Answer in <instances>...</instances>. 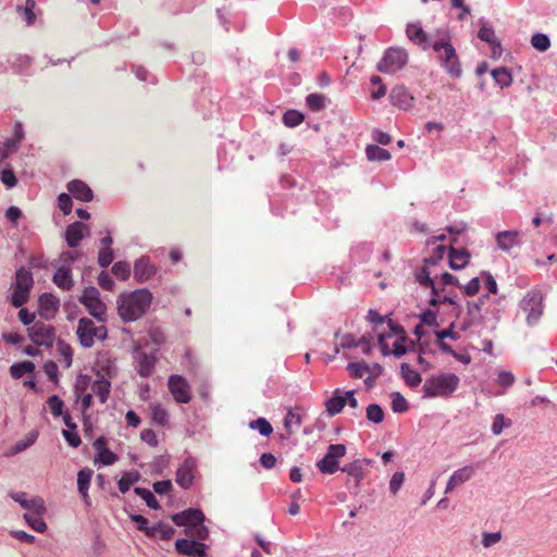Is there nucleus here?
I'll list each match as a JSON object with an SVG mask.
<instances>
[{"mask_svg":"<svg viewBox=\"0 0 557 557\" xmlns=\"http://www.w3.org/2000/svg\"><path fill=\"white\" fill-rule=\"evenodd\" d=\"M76 335L81 345L89 348L97 341H104L107 338V322H97V320L83 317L78 320Z\"/></svg>","mask_w":557,"mask_h":557,"instance_id":"7","label":"nucleus"},{"mask_svg":"<svg viewBox=\"0 0 557 557\" xmlns=\"http://www.w3.org/2000/svg\"><path fill=\"white\" fill-rule=\"evenodd\" d=\"M112 273L121 281H126L131 275V265L125 261H117L112 267Z\"/></svg>","mask_w":557,"mask_h":557,"instance_id":"52","label":"nucleus"},{"mask_svg":"<svg viewBox=\"0 0 557 557\" xmlns=\"http://www.w3.org/2000/svg\"><path fill=\"white\" fill-rule=\"evenodd\" d=\"M131 520L136 523V527L139 531H141L146 536L152 534L151 527L149 525V521L146 517L141 515H131Z\"/></svg>","mask_w":557,"mask_h":557,"instance_id":"62","label":"nucleus"},{"mask_svg":"<svg viewBox=\"0 0 557 557\" xmlns=\"http://www.w3.org/2000/svg\"><path fill=\"white\" fill-rule=\"evenodd\" d=\"M47 405L53 418H60V416L66 410L64 400L58 395L49 396Z\"/></svg>","mask_w":557,"mask_h":557,"instance_id":"42","label":"nucleus"},{"mask_svg":"<svg viewBox=\"0 0 557 557\" xmlns=\"http://www.w3.org/2000/svg\"><path fill=\"white\" fill-rule=\"evenodd\" d=\"M35 368V363L28 360L16 362L10 367V374L13 379L18 380L25 374L33 373Z\"/></svg>","mask_w":557,"mask_h":557,"instance_id":"40","label":"nucleus"},{"mask_svg":"<svg viewBox=\"0 0 557 557\" xmlns=\"http://www.w3.org/2000/svg\"><path fill=\"white\" fill-rule=\"evenodd\" d=\"M408 62V54L404 49L389 48L377 63V70L382 73L392 74L401 70Z\"/></svg>","mask_w":557,"mask_h":557,"instance_id":"12","label":"nucleus"},{"mask_svg":"<svg viewBox=\"0 0 557 557\" xmlns=\"http://www.w3.org/2000/svg\"><path fill=\"white\" fill-rule=\"evenodd\" d=\"M57 350L61 357V362L65 368H70L73 361V349L64 341H59L57 344Z\"/></svg>","mask_w":557,"mask_h":557,"instance_id":"44","label":"nucleus"},{"mask_svg":"<svg viewBox=\"0 0 557 557\" xmlns=\"http://www.w3.org/2000/svg\"><path fill=\"white\" fill-rule=\"evenodd\" d=\"M306 104L312 111H321L325 108V97L320 94H310L306 98Z\"/></svg>","mask_w":557,"mask_h":557,"instance_id":"54","label":"nucleus"},{"mask_svg":"<svg viewBox=\"0 0 557 557\" xmlns=\"http://www.w3.org/2000/svg\"><path fill=\"white\" fill-rule=\"evenodd\" d=\"M44 371L50 382H52L54 385L59 384L60 373H59L58 364L54 361H52V360L47 361L44 364Z\"/></svg>","mask_w":557,"mask_h":557,"instance_id":"59","label":"nucleus"},{"mask_svg":"<svg viewBox=\"0 0 557 557\" xmlns=\"http://www.w3.org/2000/svg\"><path fill=\"white\" fill-rule=\"evenodd\" d=\"M87 235H89V227L82 222H74L67 225L65 230V240L72 248L77 247Z\"/></svg>","mask_w":557,"mask_h":557,"instance_id":"24","label":"nucleus"},{"mask_svg":"<svg viewBox=\"0 0 557 557\" xmlns=\"http://www.w3.org/2000/svg\"><path fill=\"white\" fill-rule=\"evenodd\" d=\"M379 344L384 356L392 354L396 357L405 355L413 346L404 327L394 323L392 319L387 321V330L379 333Z\"/></svg>","mask_w":557,"mask_h":557,"instance_id":"4","label":"nucleus"},{"mask_svg":"<svg viewBox=\"0 0 557 557\" xmlns=\"http://www.w3.org/2000/svg\"><path fill=\"white\" fill-rule=\"evenodd\" d=\"M496 242L502 250H509L517 247L521 243V234L519 231H504L496 235Z\"/></svg>","mask_w":557,"mask_h":557,"instance_id":"31","label":"nucleus"},{"mask_svg":"<svg viewBox=\"0 0 557 557\" xmlns=\"http://www.w3.org/2000/svg\"><path fill=\"white\" fill-rule=\"evenodd\" d=\"M78 300L97 322H107L108 307L96 287L84 288Z\"/></svg>","mask_w":557,"mask_h":557,"instance_id":"9","label":"nucleus"},{"mask_svg":"<svg viewBox=\"0 0 557 557\" xmlns=\"http://www.w3.org/2000/svg\"><path fill=\"white\" fill-rule=\"evenodd\" d=\"M459 288L465 296L473 297L478 295L481 288V276L471 278L465 285H459Z\"/></svg>","mask_w":557,"mask_h":557,"instance_id":"51","label":"nucleus"},{"mask_svg":"<svg viewBox=\"0 0 557 557\" xmlns=\"http://www.w3.org/2000/svg\"><path fill=\"white\" fill-rule=\"evenodd\" d=\"M456 329L460 330V322L450 321L448 329L435 331L436 342L440 348L448 354H453V348L447 339L457 341L460 337Z\"/></svg>","mask_w":557,"mask_h":557,"instance_id":"21","label":"nucleus"},{"mask_svg":"<svg viewBox=\"0 0 557 557\" xmlns=\"http://www.w3.org/2000/svg\"><path fill=\"white\" fill-rule=\"evenodd\" d=\"M53 283L63 290H70L73 287L71 269L69 267H60L53 275Z\"/></svg>","mask_w":557,"mask_h":557,"instance_id":"37","label":"nucleus"},{"mask_svg":"<svg viewBox=\"0 0 557 557\" xmlns=\"http://www.w3.org/2000/svg\"><path fill=\"white\" fill-rule=\"evenodd\" d=\"M492 76L500 87L509 86L512 82L510 72L505 67L493 70Z\"/></svg>","mask_w":557,"mask_h":557,"instance_id":"48","label":"nucleus"},{"mask_svg":"<svg viewBox=\"0 0 557 557\" xmlns=\"http://www.w3.org/2000/svg\"><path fill=\"white\" fill-rule=\"evenodd\" d=\"M62 435L70 447L78 448L82 445V438L78 433V425L76 422L65 426L62 430Z\"/></svg>","mask_w":557,"mask_h":557,"instance_id":"38","label":"nucleus"},{"mask_svg":"<svg viewBox=\"0 0 557 557\" xmlns=\"http://www.w3.org/2000/svg\"><path fill=\"white\" fill-rule=\"evenodd\" d=\"M33 286L34 278L32 272L24 267L17 269L14 281L11 285V305L15 308H20L25 305L29 299Z\"/></svg>","mask_w":557,"mask_h":557,"instance_id":"8","label":"nucleus"},{"mask_svg":"<svg viewBox=\"0 0 557 557\" xmlns=\"http://www.w3.org/2000/svg\"><path fill=\"white\" fill-rule=\"evenodd\" d=\"M24 518L33 530L37 532H45L47 530V524L42 520L41 516L36 513H25Z\"/></svg>","mask_w":557,"mask_h":557,"instance_id":"56","label":"nucleus"},{"mask_svg":"<svg viewBox=\"0 0 557 557\" xmlns=\"http://www.w3.org/2000/svg\"><path fill=\"white\" fill-rule=\"evenodd\" d=\"M346 404L347 398H345V392L336 388L332 396L325 400L324 406L327 414L333 417L342 412Z\"/></svg>","mask_w":557,"mask_h":557,"instance_id":"29","label":"nucleus"},{"mask_svg":"<svg viewBox=\"0 0 557 557\" xmlns=\"http://www.w3.org/2000/svg\"><path fill=\"white\" fill-rule=\"evenodd\" d=\"M342 470L347 473V486L352 485L354 487H358L364 478L363 468L357 462L350 463Z\"/></svg>","mask_w":557,"mask_h":557,"instance_id":"36","label":"nucleus"},{"mask_svg":"<svg viewBox=\"0 0 557 557\" xmlns=\"http://www.w3.org/2000/svg\"><path fill=\"white\" fill-rule=\"evenodd\" d=\"M474 470L471 466H466L456 470L449 478L446 486V491H453L462 483L467 482L472 478Z\"/></svg>","mask_w":557,"mask_h":557,"instance_id":"34","label":"nucleus"},{"mask_svg":"<svg viewBox=\"0 0 557 557\" xmlns=\"http://www.w3.org/2000/svg\"><path fill=\"white\" fill-rule=\"evenodd\" d=\"M66 189L76 200L89 202L94 199L91 188L81 180H72L66 184Z\"/></svg>","mask_w":557,"mask_h":557,"instance_id":"26","label":"nucleus"},{"mask_svg":"<svg viewBox=\"0 0 557 557\" xmlns=\"http://www.w3.org/2000/svg\"><path fill=\"white\" fill-rule=\"evenodd\" d=\"M172 521L178 527L188 529L197 522L205 521V515L199 509H186L172 516Z\"/></svg>","mask_w":557,"mask_h":557,"instance_id":"23","label":"nucleus"},{"mask_svg":"<svg viewBox=\"0 0 557 557\" xmlns=\"http://www.w3.org/2000/svg\"><path fill=\"white\" fill-rule=\"evenodd\" d=\"M139 480V474L136 471L125 472L117 482L121 493L125 494L129 491L131 486Z\"/></svg>","mask_w":557,"mask_h":557,"instance_id":"46","label":"nucleus"},{"mask_svg":"<svg viewBox=\"0 0 557 557\" xmlns=\"http://www.w3.org/2000/svg\"><path fill=\"white\" fill-rule=\"evenodd\" d=\"M197 473V462L194 458H186L176 471V483L182 488H189Z\"/></svg>","mask_w":557,"mask_h":557,"instance_id":"17","label":"nucleus"},{"mask_svg":"<svg viewBox=\"0 0 557 557\" xmlns=\"http://www.w3.org/2000/svg\"><path fill=\"white\" fill-rule=\"evenodd\" d=\"M135 492H136L137 495H139L146 502V504L150 508L158 509L160 507V505H159L158 500L156 499L154 495L149 490L136 487Z\"/></svg>","mask_w":557,"mask_h":557,"instance_id":"63","label":"nucleus"},{"mask_svg":"<svg viewBox=\"0 0 557 557\" xmlns=\"http://www.w3.org/2000/svg\"><path fill=\"white\" fill-rule=\"evenodd\" d=\"M447 260L451 270H462L469 265L471 253L463 247L456 248L450 244L448 247Z\"/></svg>","mask_w":557,"mask_h":557,"instance_id":"20","label":"nucleus"},{"mask_svg":"<svg viewBox=\"0 0 557 557\" xmlns=\"http://www.w3.org/2000/svg\"><path fill=\"white\" fill-rule=\"evenodd\" d=\"M151 424L162 428H171V414L168 408L160 401L150 403L148 406Z\"/></svg>","mask_w":557,"mask_h":557,"instance_id":"18","label":"nucleus"},{"mask_svg":"<svg viewBox=\"0 0 557 557\" xmlns=\"http://www.w3.org/2000/svg\"><path fill=\"white\" fill-rule=\"evenodd\" d=\"M432 48L446 72L453 77H460L462 74L461 64L447 30H436V38Z\"/></svg>","mask_w":557,"mask_h":557,"instance_id":"5","label":"nucleus"},{"mask_svg":"<svg viewBox=\"0 0 557 557\" xmlns=\"http://www.w3.org/2000/svg\"><path fill=\"white\" fill-rule=\"evenodd\" d=\"M116 302L120 318L124 322H132L143 317L150 308L152 294L146 288L122 293Z\"/></svg>","mask_w":557,"mask_h":557,"instance_id":"3","label":"nucleus"},{"mask_svg":"<svg viewBox=\"0 0 557 557\" xmlns=\"http://www.w3.org/2000/svg\"><path fill=\"white\" fill-rule=\"evenodd\" d=\"M432 280L434 281L435 284L437 282V284L442 286L451 285L459 287L460 285L459 280L448 272H443L441 275H437L436 271L434 270V274H432Z\"/></svg>","mask_w":557,"mask_h":557,"instance_id":"49","label":"nucleus"},{"mask_svg":"<svg viewBox=\"0 0 557 557\" xmlns=\"http://www.w3.org/2000/svg\"><path fill=\"white\" fill-rule=\"evenodd\" d=\"M92 474L94 471L89 468H84L79 470L77 473V488L86 504H89L88 490L90 486Z\"/></svg>","mask_w":557,"mask_h":557,"instance_id":"35","label":"nucleus"},{"mask_svg":"<svg viewBox=\"0 0 557 557\" xmlns=\"http://www.w3.org/2000/svg\"><path fill=\"white\" fill-rule=\"evenodd\" d=\"M26 333L33 344L46 349H50L53 346L57 337L54 326L40 320L28 326Z\"/></svg>","mask_w":557,"mask_h":557,"instance_id":"11","label":"nucleus"},{"mask_svg":"<svg viewBox=\"0 0 557 557\" xmlns=\"http://www.w3.org/2000/svg\"><path fill=\"white\" fill-rule=\"evenodd\" d=\"M156 274V268L148 259L141 258L135 262L134 277L137 282L143 283L151 278Z\"/></svg>","mask_w":557,"mask_h":557,"instance_id":"30","label":"nucleus"},{"mask_svg":"<svg viewBox=\"0 0 557 557\" xmlns=\"http://www.w3.org/2000/svg\"><path fill=\"white\" fill-rule=\"evenodd\" d=\"M407 37L416 45L420 46L423 50L432 48L436 33L428 35L419 24L410 23L406 28Z\"/></svg>","mask_w":557,"mask_h":557,"instance_id":"19","label":"nucleus"},{"mask_svg":"<svg viewBox=\"0 0 557 557\" xmlns=\"http://www.w3.org/2000/svg\"><path fill=\"white\" fill-rule=\"evenodd\" d=\"M176 550L186 556L206 557V545L201 542L180 539L175 543Z\"/></svg>","mask_w":557,"mask_h":557,"instance_id":"22","label":"nucleus"},{"mask_svg":"<svg viewBox=\"0 0 557 557\" xmlns=\"http://www.w3.org/2000/svg\"><path fill=\"white\" fill-rule=\"evenodd\" d=\"M21 505L30 510V513H36L38 516H42L46 511V507L44 500L41 498H34L30 500H20Z\"/></svg>","mask_w":557,"mask_h":557,"instance_id":"50","label":"nucleus"},{"mask_svg":"<svg viewBox=\"0 0 557 557\" xmlns=\"http://www.w3.org/2000/svg\"><path fill=\"white\" fill-rule=\"evenodd\" d=\"M478 36L481 40L493 46L494 53H496V49L500 50V45L496 42V35L492 28L486 26L481 27Z\"/></svg>","mask_w":557,"mask_h":557,"instance_id":"47","label":"nucleus"},{"mask_svg":"<svg viewBox=\"0 0 557 557\" xmlns=\"http://www.w3.org/2000/svg\"><path fill=\"white\" fill-rule=\"evenodd\" d=\"M95 449L94 462L100 466H112L119 460V456L108 447V440L99 436L92 443Z\"/></svg>","mask_w":557,"mask_h":557,"instance_id":"15","label":"nucleus"},{"mask_svg":"<svg viewBox=\"0 0 557 557\" xmlns=\"http://www.w3.org/2000/svg\"><path fill=\"white\" fill-rule=\"evenodd\" d=\"M389 98L392 103L401 110H409L413 107L414 99L404 86H395Z\"/></svg>","mask_w":557,"mask_h":557,"instance_id":"28","label":"nucleus"},{"mask_svg":"<svg viewBox=\"0 0 557 557\" xmlns=\"http://www.w3.org/2000/svg\"><path fill=\"white\" fill-rule=\"evenodd\" d=\"M185 535L199 541H205L209 536V530L203 522H197L188 529H185Z\"/></svg>","mask_w":557,"mask_h":557,"instance_id":"43","label":"nucleus"},{"mask_svg":"<svg viewBox=\"0 0 557 557\" xmlns=\"http://www.w3.org/2000/svg\"><path fill=\"white\" fill-rule=\"evenodd\" d=\"M347 371L352 379H361L367 373H370L371 369L367 362L359 361L348 363Z\"/></svg>","mask_w":557,"mask_h":557,"instance_id":"45","label":"nucleus"},{"mask_svg":"<svg viewBox=\"0 0 557 557\" xmlns=\"http://www.w3.org/2000/svg\"><path fill=\"white\" fill-rule=\"evenodd\" d=\"M531 45L534 49L544 52L550 47V39L547 35L537 33L532 36Z\"/></svg>","mask_w":557,"mask_h":557,"instance_id":"53","label":"nucleus"},{"mask_svg":"<svg viewBox=\"0 0 557 557\" xmlns=\"http://www.w3.org/2000/svg\"><path fill=\"white\" fill-rule=\"evenodd\" d=\"M158 357L156 354L139 351L136 356V369L141 377H149L156 368Z\"/></svg>","mask_w":557,"mask_h":557,"instance_id":"25","label":"nucleus"},{"mask_svg":"<svg viewBox=\"0 0 557 557\" xmlns=\"http://www.w3.org/2000/svg\"><path fill=\"white\" fill-rule=\"evenodd\" d=\"M448 247L445 245H437L432 255L429 258L424 259L423 265L416 271V280L420 283V285L424 287H429L432 290V298L430 299V305L433 307H437V312H446L451 317L458 318L459 315V305L453 300L451 298L444 297L441 298V292L435 286L434 281L432 280V274H434V268L437 267L441 261L447 257Z\"/></svg>","mask_w":557,"mask_h":557,"instance_id":"1","label":"nucleus"},{"mask_svg":"<svg viewBox=\"0 0 557 557\" xmlns=\"http://www.w3.org/2000/svg\"><path fill=\"white\" fill-rule=\"evenodd\" d=\"M305 409L301 406H295L294 408L288 409L284 418V428L287 435H290L295 428H299L301 425Z\"/></svg>","mask_w":557,"mask_h":557,"instance_id":"32","label":"nucleus"},{"mask_svg":"<svg viewBox=\"0 0 557 557\" xmlns=\"http://www.w3.org/2000/svg\"><path fill=\"white\" fill-rule=\"evenodd\" d=\"M58 208L64 215H69L72 212L73 201L69 194L62 193L58 196Z\"/></svg>","mask_w":557,"mask_h":557,"instance_id":"64","label":"nucleus"},{"mask_svg":"<svg viewBox=\"0 0 557 557\" xmlns=\"http://www.w3.org/2000/svg\"><path fill=\"white\" fill-rule=\"evenodd\" d=\"M346 454V446L343 444H332L327 448L325 456L318 461L317 467L322 473H335L338 470V461Z\"/></svg>","mask_w":557,"mask_h":557,"instance_id":"14","label":"nucleus"},{"mask_svg":"<svg viewBox=\"0 0 557 557\" xmlns=\"http://www.w3.org/2000/svg\"><path fill=\"white\" fill-rule=\"evenodd\" d=\"M60 300L52 294L45 293L38 300V312L41 317L53 318L59 311Z\"/></svg>","mask_w":557,"mask_h":557,"instance_id":"27","label":"nucleus"},{"mask_svg":"<svg viewBox=\"0 0 557 557\" xmlns=\"http://www.w3.org/2000/svg\"><path fill=\"white\" fill-rule=\"evenodd\" d=\"M367 418L373 423H381L384 420V411L376 404L369 405L367 407Z\"/></svg>","mask_w":557,"mask_h":557,"instance_id":"61","label":"nucleus"},{"mask_svg":"<svg viewBox=\"0 0 557 557\" xmlns=\"http://www.w3.org/2000/svg\"><path fill=\"white\" fill-rule=\"evenodd\" d=\"M249 426L253 430L259 431V433L264 436H269L273 432L272 425L264 418H258L256 420L250 421Z\"/></svg>","mask_w":557,"mask_h":557,"instance_id":"58","label":"nucleus"},{"mask_svg":"<svg viewBox=\"0 0 557 557\" xmlns=\"http://www.w3.org/2000/svg\"><path fill=\"white\" fill-rule=\"evenodd\" d=\"M91 391L101 404H106L111 395L112 380L116 375L114 360L108 352H99L91 366Z\"/></svg>","mask_w":557,"mask_h":557,"instance_id":"2","label":"nucleus"},{"mask_svg":"<svg viewBox=\"0 0 557 557\" xmlns=\"http://www.w3.org/2000/svg\"><path fill=\"white\" fill-rule=\"evenodd\" d=\"M459 377L451 372L433 374L423 384V396L428 398H448L459 386Z\"/></svg>","mask_w":557,"mask_h":557,"instance_id":"6","label":"nucleus"},{"mask_svg":"<svg viewBox=\"0 0 557 557\" xmlns=\"http://www.w3.org/2000/svg\"><path fill=\"white\" fill-rule=\"evenodd\" d=\"M367 156L370 160L383 161L389 159V152L377 145L368 146Z\"/></svg>","mask_w":557,"mask_h":557,"instance_id":"57","label":"nucleus"},{"mask_svg":"<svg viewBox=\"0 0 557 557\" xmlns=\"http://www.w3.org/2000/svg\"><path fill=\"white\" fill-rule=\"evenodd\" d=\"M401 376L411 387H416L421 383L420 373L408 363H403L400 367Z\"/></svg>","mask_w":557,"mask_h":557,"instance_id":"41","label":"nucleus"},{"mask_svg":"<svg viewBox=\"0 0 557 557\" xmlns=\"http://www.w3.org/2000/svg\"><path fill=\"white\" fill-rule=\"evenodd\" d=\"M151 531L152 534L149 535V539H160L162 541H169L175 534V530L170 524L164 522H158L157 524L152 525Z\"/></svg>","mask_w":557,"mask_h":557,"instance_id":"39","label":"nucleus"},{"mask_svg":"<svg viewBox=\"0 0 557 557\" xmlns=\"http://www.w3.org/2000/svg\"><path fill=\"white\" fill-rule=\"evenodd\" d=\"M168 388L177 404H188L193 398L191 387L187 380L178 374H172L168 380Z\"/></svg>","mask_w":557,"mask_h":557,"instance_id":"13","label":"nucleus"},{"mask_svg":"<svg viewBox=\"0 0 557 557\" xmlns=\"http://www.w3.org/2000/svg\"><path fill=\"white\" fill-rule=\"evenodd\" d=\"M521 308L530 322L536 321L543 311V295L536 290L528 293L521 301Z\"/></svg>","mask_w":557,"mask_h":557,"instance_id":"16","label":"nucleus"},{"mask_svg":"<svg viewBox=\"0 0 557 557\" xmlns=\"http://www.w3.org/2000/svg\"><path fill=\"white\" fill-rule=\"evenodd\" d=\"M485 297L486 296L481 297L478 302L472 301V302L467 304V310H468L469 318L465 319L463 321H460V330L466 331L471 325L481 321V319H482L481 304L483 301V298H485Z\"/></svg>","mask_w":557,"mask_h":557,"instance_id":"33","label":"nucleus"},{"mask_svg":"<svg viewBox=\"0 0 557 557\" xmlns=\"http://www.w3.org/2000/svg\"><path fill=\"white\" fill-rule=\"evenodd\" d=\"M141 442L146 443L149 447L156 448L159 446V440L156 431L151 428H146L140 432Z\"/></svg>","mask_w":557,"mask_h":557,"instance_id":"60","label":"nucleus"},{"mask_svg":"<svg viewBox=\"0 0 557 557\" xmlns=\"http://www.w3.org/2000/svg\"><path fill=\"white\" fill-rule=\"evenodd\" d=\"M305 116L300 111L288 110L283 115V122L288 127H295L304 121Z\"/></svg>","mask_w":557,"mask_h":557,"instance_id":"55","label":"nucleus"},{"mask_svg":"<svg viewBox=\"0 0 557 557\" xmlns=\"http://www.w3.org/2000/svg\"><path fill=\"white\" fill-rule=\"evenodd\" d=\"M91 388V376L89 374H77L74 385L73 394L75 397V404L79 406L81 416H87L89 409L94 406V392L89 393Z\"/></svg>","mask_w":557,"mask_h":557,"instance_id":"10","label":"nucleus"}]
</instances>
